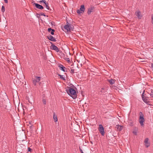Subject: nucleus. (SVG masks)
<instances>
[{"instance_id":"27","label":"nucleus","mask_w":153,"mask_h":153,"mask_svg":"<svg viewBox=\"0 0 153 153\" xmlns=\"http://www.w3.org/2000/svg\"><path fill=\"white\" fill-rule=\"evenodd\" d=\"M54 31H55V30L53 29V30H51V32H51V33L52 35H53L54 34Z\"/></svg>"},{"instance_id":"24","label":"nucleus","mask_w":153,"mask_h":153,"mask_svg":"<svg viewBox=\"0 0 153 153\" xmlns=\"http://www.w3.org/2000/svg\"><path fill=\"white\" fill-rule=\"evenodd\" d=\"M42 102H43V103L44 105H45V104H46V101L45 99H43L42 100Z\"/></svg>"},{"instance_id":"5","label":"nucleus","mask_w":153,"mask_h":153,"mask_svg":"<svg viewBox=\"0 0 153 153\" xmlns=\"http://www.w3.org/2000/svg\"><path fill=\"white\" fill-rule=\"evenodd\" d=\"M85 10V8L84 5H81L79 9L77 10V13L79 14L82 13L84 12Z\"/></svg>"},{"instance_id":"16","label":"nucleus","mask_w":153,"mask_h":153,"mask_svg":"<svg viewBox=\"0 0 153 153\" xmlns=\"http://www.w3.org/2000/svg\"><path fill=\"white\" fill-rule=\"evenodd\" d=\"M53 118L55 122H56L57 121V116L55 113H53Z\"/></svg>"},{"instance_id":"6","label":"nucleus","mask_w":153,"mask_h":153,"mask_svg":"<svg viewBox=\"0 0 153 153\" xmlns=\"http://www.w3.org/2000/svg\"><path fill=\"white\" fill-rule=\"evenodd\" d=\"M98 130L101 135L103 136H104L105 133L104 131V128L101 124H100L99 125Z\"/></svg>"},{"instance_id":"34","label":"nucleus","mask_w":153,"mask_h":153,"mask_svg":"<svg viewBox=\"0 0 153 153\" xmlns=\"http://www.w3.org/2000/svg\"><path fill=\"white\" fill-rule=\"evenodd\" d=\"M5 2L6 3H7L8 2V1L7 0H4Z\"/></svg>"},{"instance_id":"21","label":"nucleus","mask_w":153,"mask_h":153,"mask_svg":"<svg viewBox=\"0 0 153 153\" xmlns=\"http://www.w3.org/2000/svg\"><path fill=\"white\" fill-rule=\"evenodd\" d=\"M58 75L60 76V78L63 80H65V78L64 77L63 75H61L60 74H58Z\"/></svg>"},{"instance_id":"1","label":"nucleus","mask_w":153,"mask_h":153,"mask_svg":"<svg viewBox=\"0 0 153 153\" xmlns=\"http://www.w3.org/2000/svg\"><path fill=\"white\" fill-rule=\"evenodd\" d=\"M68 94L74 99H75L77 97V95L76 91L73 88H69L67 90Z\"/></svg>"},{"instance_id":"11","label":"nucleus","mask_w":153,"mask_h":153,"mask_svg":"<svg viewBox=\"0 0 153 153\" xmlns=\"http://www.w3.org/2000/svg\"><path fill=\"white\" fill-rule=\"evenodd\" d=\"M48 39L50 40L53 42H56V39L53 36L51 35H49L47 36Z\"/></svg>"},{"instance_id":"33","label":"nucleus","mask_w":153,"mask_h":153,"mask_svg":"<svg viewBox=\"0 0 153 153\" xmlns=\"http://www.w3.org/2000/svg\"><path fill=\"white\" fill-rule=\"evenodd\" d=\"M41 15L42 16H45V15L43 13H41Z\"/></svg>"},{"instance_id":"23","label":"nucleus","mask_w":153,"mask_h":153,"mask_svg":"<svg viewBox=\"0 0 153 153\" xmlns=\"http://www.w3.org/2000/svg\"><path fill=\"white\" fill-rule=\"evenodd\" d=\"M45 5L46 6V7L47 9L49 10L50 7L49 6H48V4L47 3H46V4H45Z\"/></svg>"},{"instance_id":"2","label":"nucleus","mask_w":153,"mask_h":153,"mask_svg":"<svg viewBox=\"0 0 153 153\" xmlns=\"http://www.w3.org/2000/svg\"><path fill=\"white\" fill-rule=\"evenodd\" d=\"M64 28L68 32H70L71 30H73L74 29V26L71 24L68 23V22L66 23V24L64 26Z\"/></svg>"},{"instance_id":"32","label":"nucleus","mask_w":153,"mask_h":153,"mask_svg":"<svg viewBox=\"0 0 153 153\" xmlns=\"http://www.w3.org/2000/svg\"><path fill=\"white\" fill-rule=\"evenodd\" d=\"M79 150H80V152L81 153H84L82 150L81 148H79Z\"/></svg>"},{"instance_id":"31","label":"nucleus","mask_w":153,"mask_h":153,"mask_svg":"<svg viewBox=\"0 0 153 153\" xmlns=\"http://www.w3.org/2000/svg\"><path fill=\"white\" fill-rule=\"evenodd\" d=\"M152 23L153 24V14L152 15Z\"/></svg>"},{"instance_id":"30","label":"nucleus","mask_w":153,"mask_h":153,"mask_svg":"<svg viewBox=\"0 0 153 153\" xmlns=\"http://www.w3.org/2000/svg\"><path fill=\"white\" fill-rule=\"evenodd\" d=\"M32 150V149L30 148L29 147L28 148V152H31Z\"/></svg>"},{"instance_id":"4","label":"nucleus","mask_w":153,"mask_h":153,"mask_svg":"<svg viewBox=\"0 0 153 153\" xmlns=\"http://www.w3.org/2000/svg\"><path fill=\"white\" fill-rule=\"evenodd\" d=\"M41 77L40 76H35V79H32L33 83L35 85H36L37 83L41 80Z\"/></svg>"},{"instance_id":"13","label":"nucleus","mask_w":153,"mask_h":153,"mask_svg":"<svg viewBox=\"0 0 153 153\" xmlns=\"http://www.w3.org/2000/svg\"><path fill=\"white\" fill-rule=\"evenodd\" d=\"M100 92L101 93V94H104L106 92V89L105 88H101L100 89Z\"/></svg>"},{"instance_id":"29","label":"nucleus","mask_w":153,"mask_h":153,"mask_svg":"<svg viewBox=\"0 0 153 153\" xmlns=\"http://www.w3.org/2000/svg\"><path fill=\"white\" fill-rule=\"evenodd\" d=\"M53 29H52L51 28H48V31L50 32H51V31L52 30H53Z\"/></svg>"},{"instance_id":"12","label":"nucleus","mask_w":153,"mask_h":153,"mask_svg":"<svg viewBox=\"0 0 153 153\" xmlns=\"http://www.w3.org/2000/svg\"><path fill=\"white\" fill-rule=\"evenodd\" d=\"M34 4H35L36 7L37 8H38V9H40V10H42L44 8L42 6L39 4H38L36 3H34Z\"/></svg>"},{"instance_id":"10","label":"nucleus","mask_w":153,"mask_h":153,"mask_svg":"<svg viewBox=\"0 0 153 153\" xmlns=\"http://www.w3.org/2000/svg\"><path fill=\"white\" fill-rule=\"evenodd\" d=\"M94 7L91 6L88 9L87 13L88 15L91 14V12H93L94 10Z\"/></svg>"},{"instance_id":"22","label":"nucleus","mask_w":153,"mask_h":153,"mask_svg":"<svg viewBox=\"0 0 153 153\" xmlns=\"http://www.w3.org/2000/svg\"><path fill=\"white\" fill-rule=\"evenodd\" d=\"M1 10L2 12H4L5 11V7L4 6H2Z\"/></svg>"},{"instance_id":"19","label":"nucleus","mask_w":153,"mask_h":153,"mask_svg":"<svg viewBox=\"0 0 153 153\" xmlns=\"http://www.w3.org/2000/svg\"><path fill=\"white\" fill-rule=\"evenodd\" d=\"M108 81L110 83L111 85L113 84L115 82V81L114 79H111L110 80H108Z\"/></svg>"},{"instance_id":"18","label":"nucleus","mask_w":153,"mask_h":153,"mask_svg":"<svg viewBox=\"0 0 153 153\" xmlns=\"http://www.w3.org/2000/svg\"><path fill=\"white\" fill-rule=\"evenodd\" d=\"M116 127L117 128L118 130H119V131H120L122 129L123 126H121L117 125V126Z\"/></svg>"},{"instance_id":"17","label":"nucleus","mask_w":153,"mask_h":153,"mask_svg":"<svg viewBox=\"0 0 153 153\" xmlns=\"http://www.w3.org/2000/svg\"><path fill=\"white\" fill-rule=\"evenodd\" d=\"M142 100H143V101L144 102H145V103L147 102H148L147 99H146V98L145 97H144L143 94H142Z\"/></svg>"},{"instance_id":"28","label":"nucleus","mask_w":153,"mask_h":153,"mask_svg":"<svg viewBox=\"0 0 153 153\" xmlns=\"http://www.w3.org/2000/svg\"><path fill=\"white\" fill-rule=\"evenodd\" d=\"M71 73L73 74L74 73V69H71Z\"/></svg>"},{"instance_id":"25","label":"nucleus","mask_w":153,"mask_h":153,"mask_svg":"<svg viewBox=\"0 0 153 153\" xmlns=\"http://www.w3.org/2000/svg\"><path fill=\"white\" fill-rule=\"evenodd\" d=\"M65 60L68 62H70L71 61L69 58H66L65 59Z\"/></svg>"},{"instance_id":"3","label":"nucleus","mask_w":153,"mask_h":153,"mask_svg":"<svg viewBox=\"0 0 153 153\" xmlns=\"http://www.w3.org/2000/svg\"><path fill=\"white\" fill-rule=\"evenodd\" d=\"M140 117L139 118V122L141 126H144L143 123L145 121V119L144 118V115L141 112H140Z\"/></svg>"},{"instance_id":"7","label":"nucleus","mask_w":153,"mask_h":153,"mask_svg":"<svg viewBox=\"0 0 153 153\" xmlns=\"http://www.w3.org/2000/svg\"><path fill=\"white\" fill-rule=\"evenodd\" d=\"M135 14L138 19H140L141 18L142 16L139 10L135 12Z\"/></svg>"},{"instance_id":"9","label":"nucleus","mask_w":153,"mask_h":153,"mask_svg":"<svg viewBox=\"0 0 153 153\" xmlns=\"http://www.w3.org/2000/svg\"><path fill=\"white\" fill-rule=\"evenodd\" d=\"M149 138H146L144 140L145 145L146 148L148 147L150 145V143L149 142Z\"/></svg>"},{"instance_id":"8","label":"nucleus","mask_w":153,"mask_h":153,"mask_svg":"<svg viewBox=\"0 0 153 153\" xmlns=\"http://www.w3.org/2000/svg\"><path fill=\"white\" fill-rule=\"evenodd\" d=\"M51 48L52 50L55 51L57 52H59V49L58 47L52 44L51 46Z\"/></svg>"},{"instance_id":"15","label":"nucleus","mask_w":153,"mask_h":153,"mask_svg":"<svg viewBox=\"0 0 153 153\" xmlns=\"http://www.w3.org/2000/svg\"><path fill=\"white\" fill-rule=\"evenodd\" d=\"M138 128L137 127H135L133 129V133L135 135H136L137 134V131Z\"/></svg>"},{"instance_id":"20","label":"nucleus","mask_w":153,"mask_h":153,"mask_svg":"<svg viewBox=\"0 0 153 153\" xmlns=\"http://www.w3.org/2000/svg\"><path fill=\"white\" fill-rule=\"evenodd\" d=\"M149 94L150 95V96L152 97H153V90L151 89V92H150V91H149L148 92Z\"/></svg>"},{"instance_id":"26","label":"nucleus","mask_w":153,"mask_h":153,"mask_svg":"<svg viewBox=\"0 0 153 153\" xmlns=\"http://www.w3.org/2000/svg\"><path fill=\"white\" fill-rule=\"evenodd\" d=\"M40 2H43L45 4H46V3H47L46 2V1L45 0H42L40 1Z\"/></svg>"},{"instance_id":"14","label":"nucleus","mask_w":153,"mask_h":153,"mask_svg":"<svg viewBox=\"0 0 153 153\" xmlns=\"http://www.w3.org/2000/svg\"><path fill=\"white\" fill-rule=\"evenodd\" d=\"M58 67L59 68L60 70L64 72L66 71L65 70V69L67 70L66 68L61 64L59 65Z\"/></svg>"}]
</instances>
